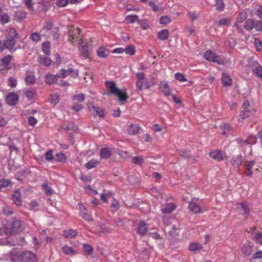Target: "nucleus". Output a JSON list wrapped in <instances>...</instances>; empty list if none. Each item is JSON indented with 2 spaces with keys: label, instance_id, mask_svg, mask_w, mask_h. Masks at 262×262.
<instances>
[{
  "label": "nucleus",
  "instance_id": "11",
  "mask_svg": "<svg viewBox=\"0 0 262 262\" xmlns=\"http://www.w3.org/2000/svg\"><path fill=\"white\" fill-rule=\"evenodd\" d=\"M256 165V161L254 160H246L245 162V167L246 169L245 173L248 177H252L253 175L252 169Z\"/></svg>",
  "mask_w": 262,
  "mask_h": 262
},
{
  "label": "nucleus",
  "instance_id": "6",
  "mask_svg": "<svg viewBox=\"0 0 262 262\" xmlns=\"http://www.w3.org/2000/svg\"><path fill=\"white\" fill-rule=\"evenodd\" d=\"M236 209L245 219H247L250 213V205L246 202H241L236 203Z\"/></svg>",
  "mask_w": 262,
  "mask_h": 262
},
{
  "label": "nucleus",
  "instance_id": "27",
  "mask_svg": "<svg viewBox=\"0 0 262 262\" xmlns=\"http://www.w3.org/2000/svg\"><path fill=\"white\" fill-rule=\"evenodd\" d=\"M97 54L99 57L105 58L109 55L110 51L103 47H100L97 51Z\"/></svg>",
  "mask_w": 262,
  "mask_h": 262
},
{
  "label": "nucleus",
  "instance_id": "58",
  "mask_svg": "<svg viewBox=\"0 0 262 262\" xmlns=\"http://www.w3.org/2000/svg\"><path fill=\"white\" fill-rule=\"evenodd\" d=\"M232 80L229 74L223 73L222 77V82H232Z\"/></svg>",
  "mask_w": 262,
  "mask_h": 262
},
{
  "label": "nucleus",
  "instance_id": "55",
  "mask_svg": "<svg viewBox=\"0 0 262 262\" xmlns=\"http://www.w3.org/2000/svg\"><path fill=\"white\" fill-rule=\"evenodd\" d=\"M11 183V181L1 178L0 180V190L4 187H7Z\"/></svg>",
  "mask_w": 262,
  "mask_h": 262
},
{
  "label": "nucleus",
  "instance_id": "8",
  "mask_svg": "<svg viewBox=\"0 0 262 262\" xmlns=\"http://www.w3.org/2000/svg\"><path fill=\"white\" fill-rule=\"evenodd\" d=\"M89 111L92 115L98 116L100 118H103L105 116L104 110L101 107H96L93 104H88Z\"/></svg>",
  "mask_w": 262,
  "mask_h": 262
},
{
  "label": "nucleus",
  "instance_id": "26",
  "mask_svg": "<svg viewBox=\"0 0 262 262\" xmlns=\"http://www.w3.org/2000/svg\"><path fill=\"white\" fill-rule=\"evenodd\" d=\"M139 126L137 124H131L127 127V132L129 135H135L139 131Z\"/></svg>",
  "mask_w": 262,
  "mask_h": 262
},
{
  "label": "nucleus",
  "instance_id": "51",
  "mask_svg": "<svg viewBox=\"0 0 262 262\" xmlns=\"http://www.w3.org/2000/svg\"><path fill=\"white\" fill-rule=\"evenodd\" d=\"M30 38L33 41L37 42L40 40L41 35L37 32L33 33L30 35Z\"/></svg>",
  "mask_w": 262,
  "mask_h": 262
},
{
  "label": "nucleus",
  "instance_id": "23",
  "mask_svg": "<svg viewBox=\"0 0 262 262\" xmlns=\"http://www.w3.org/2000/svg\"><path fill=\"white\" fill-rule=\"evenodd\" d=\"M238 142L243 145L248 144H255L256 143V138L255 136H250L245 140L238 139Z\"/></svg>",
  "mask_w": 262,
  "mask_h": 262
},
{
  "label": "nucleus",
  "instance_id": "34",
  "mask_svg": "<svg viewBox=\"0 0 262 262\" xmlns=\"http://www.w3.org/2000/svg\"><path fill=\"white\" fill-rule=\"evenodd\" d=\"M97 229L100 232L103 233H108L111 232V228L106 226L105 225L103 224H99L97 225Z\"/></svg>",
  "mask_w": 262,
  "mask_h": 262
},
{
  "label": "nucleus",
  "instance_id": "30",
  "mask_svg": "<svg viewBox=\"0 0 262 262\" xmlns=\"http://www.w3.org/2000/svg\"><path fill=\"white\" fill-rule=\"evenodd\" d=\"M38 61L46 66H49L51 63V60L49 57L41 55L38 57Z\"/></svg>",
  "mask_w": 262,
  "mask_h": 262
},
{
  "label": "nucleus",
  "instance_id": "28",
  "mask_svg": "<svg viewBox=\"0 0 262 262\" xmlns=\"http://www.w3.org/2000/svg\"><path fill=\"white\" fill-rule=\"evenodd\" d=\"M8 38H12L16 40L18 38L19 35L16 30L13 28H10L7 30V36Z\"/></svg>",
  "mask_w": 262,
  "mask_h": 262
},
{
  "label": "nucleus",
  "instance_id": "5",
  "mask_svg": "<svg viewBox=\"0 0 262 262\" xmlns=\"http://www.w3.org/2000/svg\"><path fill=\"white\" fill-rule=\"evenodd\" d=\"M244 28L249 31L253 29H255L257 31H261L262 30V21H255L252 19H248L244 23Z\"/></svg>",
  "mask_w": 262,
  "mask_h": 262
},
{
  "label": "nucleus",
  "instance_id": "4",
  "mask_svg": "<svg viewBox=\"0 0 262 262\" xmlns=\"http://www.w3.org/2000/svg\"><path fill=\"white\" fill-rule=\"evenodd\" d=\"M204 58L211 62L217 63L221 65H225L226 61L224 58L221 56L216 55L211 50H207L204 53Z\"/></svg>",
  "mask_w": 262,
  "mask_h": 262
},
{
  "label": "nucleus",
  "instance_id": "44",
  "mask_svg": "<svg viewBox=\"0 0 262 262\" xmlns=\"http://www.w3.org/2000/svg\"><path fill=\"white\" fill-rule=\"evenodd\" d=\"M47 82H56L57 78H59L58 76V72L56 75L48 74L46 76Z\"/></svg>",
  "mask_w": 262,
  "mask_h": 262
},
{
  "label": "nucleus",
  "instance_id": "52",
  "mask_svg": "<svg viewBox=\"0 0 262 262\" xmlns=\"http://www.w3.org/2000/svg\"><path fill=\"white\" fill-rule=\"evenodd\" d=\"M120 207V203L119 202L116 200L115 199L113 198V200L111 201V207L114 210H118Z\"/></svg>",
  "mask_w": 262,
  "mask_h": 262
},
{
  "label": "nucleus",
  "instance_id": "38",
  "mask_svg": "<svg viewBox=\"0 0 262 262\" xmlns=\"http://www.w3.org/2000/svg\"><path fill=\"white\" fill-rule=\"evenodd\" d=\"M50 42L49 41H47L43 43L42 45V51L43 53L47 55H49L50 54Z\"/></svg>",
  "mask_w": 262,
  "mask_h": 262
},
{
  "label": "nucleus",
  "instance_id": "48",
  "mask_svg": "<svg viewBox=\"0 0 262 262\" xmlns=\"http://www.w3.org/2000/svg\"><path fill=\"white\" fill-rule=\"evenodd\" d=\"M221 128L223 130V134L225 135L226 134L228 133L230 130H231L232 126L230 124L226 123L221 126Z\"/></svg>",
  "mask_w": 262,
  "mask_h": 262
},
{
  "label": "nucleus",
  "instance_id": "20",
  "mask_svg": "<svg viewBox=\"0 0 262 262\" xmlns=\"http://www.w3.org/2000/svg\"><path fill=\"white\" fill-rule=\"evenodd\" d=\"M254 112H255L253 110H244L242 111H241L239 114L238 121L242 122L243 120L250 116Z\"/></svg>",
  "mask_w": 262,
  "mask_h": 262
},
{
  "label": "nucleus",
  "instance_id": "2",
  "mask_svg": "<svg viewBox=\"0 0 262 262\" xmlns=\"http://www.w3.org/2000/svg\"><path fill=\"white\" fill-rule=\"evenodd\" d=\"M10 256L11 261H23L26 262L35 261L36 257L35 255L30 251L22 252L16 249H13L10 253Z\"/></svg>",
  "mask_w": 262,
  "mask_h": 262
},
{
  "label": "nucleus",
  "instance_id": "59",
  "mask_svg": "<svg viewBox=\"0 0 262 262\" xmlns=\"http://www.w3.org/2000/svg\"><path fill=\"white\" fill-rule=\"evenodd\" d=\"M253 72L257 77L262 78V66H258L255 69Z\"/></svg>",
  "mask_w": 262,
  "mask_h": 262
},
{
  "label": "nucleus",
  "instance_id": "41",
  "mask_svg": "<svg viewBox=\"0 0 262 262\" xmlns=\"http://www.w3.org/2000/svg\"><path fill=\"white\" fill-rule=\"evenodd\" d=\"M99 164V161L95 159H92L89 161L85 164V167L87 169H90L96 167Z\"/></svg>",
  "mask_w": 262,
  "mask_h": 262
},
{
  "label": "nucleus",
  "instance_id": "37",
  "mask_svg": "<svg viewBox=\"0 0 262 262\" xmlns=\"http://www.w3.org/2000/svg\"><path fill=\"white\" fill-rule=\"evenodd\" d=\"M247 17L248 15L246 11H243L240 12L236 17V21L237 23H242L247 19Z\"/></svg>",
  "mask_w": 262,
  "mask_h": 262
},
{
  "label": "nucleus",
  "instance_id": "19",
  "mask_svg": "<svg viewBox=\"0 0 262 262\" xmlns=\"http://www.w3.org/2000/svg\"><path fill=\"white\" fill-rule=\"evenodd\" d=\"M176 209V205L174 203H168L162 206L161 210L163 213H170Z\"/></svg>",
  "mask_w": 262,
  "mask_h": 262
},
{
  "label": "nucleus",
  "instance_id": "39",
  "mask_svg": "<svg viewBox=\"0 0 262 262\" xmlns=\"http://www.w3.org/2000/svg\"><path fill=\"white\" fill-rule=\"evenodd\" d=\"M36 80L34 74L31 71L26 72L25 76V82H35Z\"/></svg>",
  "mask_w": 262,
  "mask_h": 262
},
{
  "label": "nucleus",
  "instance_id": "22",
  "mask_svg": "<svg viewBox=\"0 0 262 262\" xmlns=\"http://www.w3.org/2000/svg\"><path fill=\"white\" fill-rule=\"evenodd\" d=\"M12 199L14 204L17 206H20L21 205V199L20 192L18 190H15L14 194L12 196Z\"/></svg>",
  "mask_w": 262,
  "mask_h": 262
},
{
  "label": "nucleus",
  "instance_id": "18",
  "mask_svg": "<svg viewBox=\"0 0 262 262\" xmlns=\"http://www.w3.org/2000/svg\"><path fill=\"white\" fill-rule=\"evenodd\" d=\"M210 157L213 159L217 161H223L226 159V157H224L220 150H214L209 153Z\"/></svg>",
  "mask_w": 262,
  "mask_h": 262
},
{
  "label": "nucleus",
  "instance_id": "56",
  "mask_svg": "<svg viewBox=\"0 0 262 262\" xmlns=\"http://www.w3.org/2000/svg\"><path fill=\"white\" fill-rule=\"evenodd\" d=\"M231 22V20L230 18H221L219 21L218 26L228 25Z\"/></svg>",
  "mask_w": 262,
  "mask_h": 262
},
{
  "label": "nucleus",
  "instance_id": "24",
  "mask_svg": "<svg viewBox=\"0 0 262 262\" xmlns=\"http://www.w3.org/2000/svg\"><path fill=\"white\" fill-rule=\"evenodd\" d=\"M159 88L165 96H168L170 94L171 90L167 83H160Z\"/></svg>",
  "mask_w": 262,
  "mask_h": 262
},
{
  "label": "nucleus",
  "instance_id": "49",
  "mask_svg": "<svg viewBox=\"0 0 262 262\" xmlns=\"http://www.w3.org/2000/svg\"><path fill=\"white\" fill-rule=\"evenodd\" d=\"M215 6L217 10L222 11L225 8V4L223 0H215Z\"/></svg>",
  "mask_w": 262,
  "mask_h": 262
},
{
  "label": "nucleus",
  "instance_id": "31",
  "mask_svg": "<svg viewBox=\"0 0 262 262\" xmlns=\"http://www.w3.org/2000/svg\"><path fill=\"white\" fill-rule=\"evenodd\" d=\"M252 248L248 244H244L241 249V251L243 254L246 256L250 255L252 252Z\"/></svg>",
  "mask_w": 262,
  "mask_h": 262
},
{
  "label": "nucleus",
  "instance_id": "57",
  "mask_svg": "<svg viewBox=\"0 0 262 262\" xmlns=\"http://www.w3.org/2000/svg\"><path fill=\"white\" fill-rule=\"evenodd\" d=\"M138 19V16L137 15H128L126 17V20L128 21L129 23L132 24L137 21Z\"/></svg>",
  "mask_w": 262,
  "mask_h": 262
},
{
  "label": "nucleus",
  "instance_id": "10",
  "mask_svg": "<svg viewBox=\"0 0 262 262\" xmlns=\"http://www.w3.org/2000/svg\"><path fill=\"white\" fill-rule=\"evenodd\" d=\"M19 100L18 95L14 92L9 93L6 97L7 103L10 106L16 105Z\"/></svg>",
  "mask_w": 262,
  "mask_h": 262
},
{
  "label": "nucleus",
  "instance_id": "61",
  "mask_svg": "<svg viewBox=\"0 0 262 262\" xmlns=\"http://www.w3.org/2000/svg\"><path fill=\"white\" fill-rule=\"evenodd\" d=\"M69 2V0H57L56 4L58 7H62L66 6Z\"/></svg>",
  "mask_w": 262,
  "mask_h": 262
},
{
  "label": "nucleus",
  "instance_id": "7",
  "mask_svg": "<svg viewBox=\"0 0 262 262\" xmlns=\"http://www.w3.org/2000/svg\"><path fill=\"white\" fill-rule=\"evenodd\" d=\"M58 76L60 78H64L68 76L75 78L78 76V70L72 68H69L67 70L61 69L58 72Z\"/></svg>",
  "mask_w": 262,
  "mask_h": 262
},
{
  "label": "nucleus",
  "instance_id": "63",
  "mask_svg": "<svg viewBox=\"0 0 262 262\" xmlns=\"http://www.w3.org/2000/svg\"><path fill=\"white\" fill-rule=\"evenodd\" d=\"M111 196H112V194L110 192L102 193L100 195V199L103 202H106L107 199Z\"/></svg>",
  "mask_w": 262,
  "mask_h": 262
},
{
  "label": "nucleus",
  "instance_id": "40",
  "mask_svg": "<svg viewBox=\"0 0 262 262\" xmlns=\"http://www.w3.org/2000/svg\"><path fill=\"white\" fill-rule=\"evenodd\" d=\"M149 5L151 7L152 10L154 12H161L164 10V9L162 7H159L157 6L155 2L153 1H151L149 2Z\"/></svg>",
  "mask_w": 262,
  "mask_h": 262
},
{
  "label": "nucleus",
  "instance_id": "54",
  "mask_svg": "<svg viewBox=\"0 0 262 262\" xmlns=\"http://www.w3.org/2000/svg\"><path fill=\"white\" fill-rule=\"evenodd\" d=\"M171 19L167 16H163L160 19V23L161 24L166 25L171 22Z\"/></svg>",
  "mask_w": 262,
  "mask_h": 262
},
{
  "label": "nucleus",
  "instance_id": "12",
  "mask_svg": "<svg viewBox=\"0 0 262 262\" xmlns=\"http://www.w3.org/2000/svg\"><path fill=\"white\" fill-rule=\"evenodd\" d=\"M12 58L13 56L10 55L5 56L4 58L0 59V65L7 70L10 69L13 66V64L11 62Z\"/></svg>",
  "mask_w": 262,
  "mask_h": 262
},
{
  "label": "nucleus",
  "instance_id": "64",
  "mask_svg": "<svg viewBox=\"0 0 262 262\" xmlns=\"http://www.w3.org/2000/svg\"><path fill=\"white\" fill-rule=\"evenodd\" d=\"M83 249L84 251L89 254H92L93 252V248L89 244H84L83 245Z\"/></svg>",
  "mask_w": 262,
  "mask_h": 262
},
{
  "label": "nucleus",
  "instance_id": "33",
  "mask_svg": "<svg viewBox=\"0 0 262 262\" xmlns=\"http://www.w3.org/2000/svg\"><path fill=\"white\" fill-rule=\"evenodd\" d=\"M202 246L199 243H192L189 245V250L192 252H197L202 249Z\"/></svg>",
  "mask_w": 262,
  "mask_h": 262
},
{
  "label": "nucleus",
  "instance_id": "47",
  "mask_svg": "<svg viewBox=\"0 0 262 262\" xmlns=\"http://www.w3.org/2000/svg\"><path fill=\"white\" fill-rule=\"evenodd\" d=\"M124 52L126 54L133 55L136 53V50L134 46H129L126 47L124 49Z\"/></svg>",
  "mask_w": 262,
  "mask_h": 262
},
{
  "label": "nucleus",
  "instance_id": "25",
  "mask_svg": "<svg viewBox=\"0 0 262 262\" xmlns=\"http://www.w3.org/2000/svg\"><path fill=\"white\" fill-rule=\"evenodd\" d=\"M62 253L68 255H73L76 254L77 251L72 247L69 246H64L61 248Z\"/></svg>",
  "mask_w": 262,
  "mask_h": 262
},
{
  "label": "nucleus",
  "instance_id": "62",
  "mask_svg": "<svg viewBox=\"0 0 262 262\" xmlns=\"http://www.w3.org/2000/svg\"><path fill=\"white\" fill-rule=\"evenodd\" d=\"M53 25L51 21H46L45 23L42 30L41 31L44 30H46L47 31L51 30L53 27Z\"/></svg>",
  "mask_w": 262,
  "mask_h": 262
},
{
  "label": "nucleus",
  "instance_id": "50",
  "mask_svg": "<svg viewBox=\"0 0 262 262\" xmlns=\"http://www.w3.org/2000/svg\"><path fill=\"white\" fill-rule=\"evenodd\" d=\"M55 158L57 161L59 162H65L67 161L66 157L62 153H57L55 155Z\"/></svg>",
  "mask_w": 262,
  "mask_h": 262
},
{
  "label": "nucleus",
  "instance_id": "29",
  "mask_svg": "<svg viewBox=\"0 0 262 262\" xmlns=\"http://www.w3.org/2000/svg\"><path fill=\"white\" fill-rule=\"evenodd\" d=\"M27 16V13L24 10H18L15 13L14 16L15 19L19 21L24 19Z\"/></svg>",
  "mask_w": 262,
  "mask_h": 262
},
{
  "label": "nucleus",
  "instance_id": "17",
  "mask_svg": "<svg viewBox=\"0 0 262 262\" xmlns=\"http://www.w3.org/2000/svg\"><path fill=\"white\" fill-rule=\"evenodd\" d=\"M244 159L242 155L233 156L231 160V164L236 168H238L242 165Z\"/></svg>",
  "mask_w": 262,
  "mask_h": 262
},
{
  "label": "nucleus",
  "instance_id": "46",
  "mask_svg": "<svg viewBox=\"0 0 262 262\" xmlns=\"http://www.w3.org/2000/svg\"><path fill=\"white\" fill-rule=\"evenodd\" d=\"M0 21L2 24H6L10 21V17L6 13H3L0 15Z\"/></svg>",
  "mask_w": 262,
  "mask_h": 262
},
{
  "label": "nucleus",
  "instance_id": "14",
  "mask_svg": "<svg viewBox=\"0 0 262 262\" xmlns=\"http://www.w3.org/2000/svg\"><path fill=\"white\" fill-rule=\"evenodd\" d=\"M79 50L80 52L81 56L84 58H88L89 57V47L86 43L82 42L79 43L78 47Z\"/></svg>",
  "mask_w": 262,
  "mask_h": 262
},
{
  "label": "nucleus",
  "instance_id": "9",
  "mask_svg": "<svg viewBox=\"0 0 262 262\" xmlns=\"http://www.w3.org/2000/svg\"><path fill=\"white\" fill-rule=\"evenodd\" d=\"M81 29L79 28H74L71 27L69 29V36L68 41L71 42H73L76 40L80 36Z\"/></svg>",
  "mask_w": 262,
  "mask_h": 262
},
{
  "label": "nucleus",
  "instance_id": "36",
  "mask_svg": "<svg viewBox=\"0 0 262 262\" xmlns=\"http://www.w3.org/2000/svg\"><path fill=\"white\" fill-rule=\"evenodd\" d=\"M169 37V32L167 30H162L160 31L158 34V37L161 40H165L168 39Z\"/></svg>",
  "mask_w": 262,
  "mask_h": 262
},
{
  "label": "nucleus",
  "instance_id": "53",
  "mask_svg": "<svg viewBox=\"0 0 262 262\" xmlns=\"http://www.w3.org/2000/svg\"><path fill=\"white\" fill-rule=\"evenodd\" d=\"M85 97L83 94H79L72 96V99L74 101H77L79 102H82L84 100Z\"/></svg>",
  "mask_w": 262,
  "mask_h": 262
},
{
  "label": "nucleus",
  "instance_id": "35",
  "mask_svg": "<svg viewBox=\"0 0 262 262\" xmlns=\"http://www.w3.org/2000/svg\"><path fill=\"white\" fill-rule=\"evenodd\" d=\"M77 234V231L72 229L66 230L63 231V236L65 237L72 238L75 237Z\"/></svg>",
  "mask_w": 262,
  "mask_h": 262
},
{
  "label": "nucleus",
  "instance_id": "43",
  "mask_svg": "<svg viewBox=\"0 0 262 262\" xmlns=\"http://www.w3.org/2000/svg\"><path fill=\"white\" fill-rule=\"evenodd\" d=\"M153 83H137L136 87L139 90L142 91L147 89L152 86Z\"/></svg>",
  "mask_w": 262,
  "mask_h": 262
},
{
  "label": "nucleus",
  "instance_id": "1",
  "mask_svg": "<svg viewBox=\"0 0 262 262\" xmlns=\"http://www.w3.org/2000/svg\"><path fill=\"white\" fill-rule=\"evenodd\" d=\"M105 85L110 90L107 94H113L118 98V102L121 103H124L127 101L129 97L126 89H119L116 85V83H105Z\"/></svg>",
  "mask_w": 262,
  "mask_h": 262
},
{
  "label": "nucleus",
  "instance_id": "15",
  "mask_svg": "<svg viewBox=\"0 0 262 262\" xmlns=\"http://www.w3.org/2000/svg\"><path fill=\"white\" fill-rule=\"evenodd\" d=\"M5 41L6 49L10 50L11 52H14L16 49H14V46L16 43V40L12 38L6 37Z\"/></svg>",
  "mask_w": 262,
  "mask_h": 262
},
{
  "label": "nucleus",
  "instance_id": "60",
  "mask_svg": "<svg viewBox=\"0 0 262 262\" xmlns=\"http://www.w3.org/2000/svg\"><path fill=\"white\" fill-rule=\"evenodd\" d=\"M174 77L176 79L179 81H184L186 80L184 75L180 72L176 73Z\"/></svg>",
  "mask_w": 262,
  "mask_h": 262
},
{
  "label": "nucleus",
  "instance_id": "21",
  "mask_svg": "<svg viewBox=\"0 0 262 262\" xmlns=\"http://www.w3.org/2000/svg\"><path fill=\"white\" fill-rule=\"evenodd\" d=\"M148 230L147 224L141 221L139 223L137 228V233L141 236L144 235Z\"/></svg>",
  "mask_w": 262,
  "mask_h": 262
},
{
  "label": "nucleus",
  "instance_id": "42",
  "mask_svg": "<svg viewBox=\"0 0 262 262\" xmlns=\"http://www.w3.org/2000/svg\"><path fill=\"white\" fill-rule=\"evenodd\" d=\"M100 155L101 158L107 159L111 156V151L107 148H103L100 150Z\"/></svg>",
  "mask_w": 262,
  "mask_h": 262
},
{
  "label": "nucleus",
  "instance_id": "16",
  "mask_svg": "<svg viewBox=\"0 0 262 262\" xmlns=\"http://www.w3.org/2000/svg\"><path fill=\"white\" fill-rule=\"evenodd\" d=\"M188 209L194 213H199L204 211L203 207L196 204L193 202H190L188 206Z\"/></svg>",
  "mask_w": 262,
  "mask_h": 262
},
{
  "label": "nucleus",
  "instance_id": "45",
  "mask_svg": "<svg viewBox=\"0 0 262 262\" xmlns=\"http://www.w3.org/2000/svg\"><path fill=\"white\" fill-rule=\"evenodd\" d=\"M144 162V159L141 156H135L132 159V162L137 165H141Z\"/></svg>",
  "mask_w": 262,
  "mask_h": 262
},
{
  "label": "nucleus",
  "instance_id": "3",
  "mask_svg": "<svg viewBox=\"0 0 262 262\" xmlns=\"http://www.w3.org/2000/svg\"><path fill=\"white\" fill-rule=\"evenodd\" d=\"M21 230V224L19 220L11 219L7 222L6 227V232L7 234H17L19 233Z\"/></svg>",
  "mask_w": 262,
  "mask_h": 262
},
{
  "label": "nucleus",
  "instance_id": "13",
  "mask_svg": "<svg viewBox=\"0 0 262 262\" xmlns=\"http://www.w3.org/2000/svg\"><path fill=\"white\" fill-rule=\"evenodd\" d=\"M78 205L80 210L81 216L86 221H92L93 220V216L87 212V209L85 207L80 203Z\"/></svg>",
  "mask_w": 262,
  "mask_h": 262
},
{
  "label": "nucleus",
  "instance_id": "32",
  "mask_svg": "<svg viewBox=\"0 0 262 262\" xmlns=\"http://www.w3.org/2000/svg\"><path fill=\"white\" fill-rule=\"evenodd\" d=\"M59 100L60 98L57 94L50 95L49 97V101L51 104L53 105L57 104L59 103Z\"/></svg>",
  "mask_w": 262,
  "mask_h": 262
}]
</instances>
